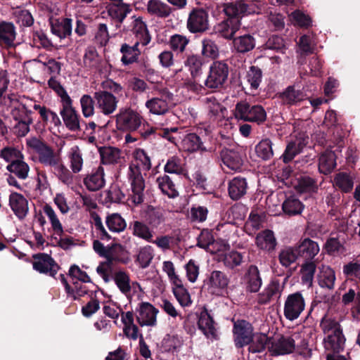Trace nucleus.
<instances>
[{
  "label": "nucleus",
  "instance_id": "39448f33",
  "mask_svg": "<svg viewBox=\"0 0 360 360\" xmlns=\"http://www.w3.org/2000/svg\"><path fill=\"white\" fill-rule=\"evenodd\" d=\"M229 75V68L226 63L221 61H214L210 67L209 74L205 84L210 89H217L225 83Z\"/></svg>",
  "mask_w": 360,
  "mask_h": 360
},
{
  "label": "nucleus",
  "instance_id": "0eeeda50",
  "mask_svg": "<svg viewBox=\"0 0 360 360\" xmlns=\"http://www.w3.org/2000/svg\"><path fill=\"white\" fill-rule=\"evenodd\" d=\"M305 308V302L300 292L289 295L284 304L283 314L289 321L297 319Z\"/></svg>",
  "mask_w": 360,
  "mask_h": 360
},
{
  "label": "nucleus",
  "instance_id": "ddd939ff",
  "mask_svg": "<svg viewBox=\"0 0 360 360\" xmlns=\"http://www.w3.org/2000/svg\"><path fill=\"white\" fill-rule=\"evenodd\" d=\"M172 98V94L163 90L160 97L153 98L146 103V107L149 111L155 115H163L169 110L168 101Z\"/></svg>",
  "mask_w": 360,
  "mask_h": 360
},
{
  "label": "nucleus",
  "instance_id": "f704fd0d",
  "mask_svg": "<svg viewBox=\"0 0 360 360\" xmlns=\"http://www.w3.org/2000/svg\"><path fill=\"white\" fill-rule=\"evenodd\" d=\"M198 324L199 328L207 338H214L216 337L214 321L207 311L201 312Z\"/></svg>",
  "mask_w": 360,
  "mask_h": 360
},
{
  "label": "nucleus",
  "instance_id": "f3484780",
  "mask_svg": "<svg viewBox=\"0 0 360 360\" xmlns=\"http://www.w3.org/2000/svg\"><path fill=\"white\" fill-rule=\"evenodd\" d=\"M132 32L136 37V42L145 46L149 44L151 37L148 32L146 24L142 18L134 17L131 20Z\"/></svg>",
  "mask_w": 360,
  "mask_h": 360
},
{
  "label": "nucleus",
  "instance_id": "774afa93",
  "mask_svg": "<svg viewBox=\"0 0 360 360\" xmlns=\"http://www.w3.org/2000/svg\"><path fill=\"white\" fill-rule=\"evenodd\" d=\"M290 18L292 23L302 27H309L311 25L310 17L299 10L292 12Z\"/></svg>",
  "mask_w": 360,
  "mask_h": 360
},
{
  "label": "nucleus",
  "instance_id": "e433bc0d",
  "mask_svg": "<svg viewBox=\"0 0 360 360\" xmlns=\"http://www.w3.org/2000/svg\"><path fill=\"white\" fill-rule=\"evenodd\" d=\"M68 157L70 167L73 173H79L82 171L84 164L82 153L77 146H73L68 151Z\"/></svg>",
  "mask_w": 360,
  "mask_h": 360
},
{
  "label": "nucleus",
  "instance_id": "bf43d9fd",
  "mask_svg": "<svg viewBox=\"0 0 360 360\" xmlns=\"http://www.w3.org/2000/svg\"><path fill=\"white\" fill-rule=\"evenodd\" d=\"M0 158L6 162H14L18 159H23L22 153L16 148L5 147L0 151Z\"/></svg>",
  "mask_w": 360,
  "mask_h": 360
},
{
  "label": "nucleus",
  "instance_id": "338daca9",
  "mask_svg": "<svg viewBox=\"0 0 360 360\" xmlns=\"http://www.w3.org/2000/svg\"><path fill=\"white\" fill-rule=\"evenodd\" d=\"M133 233L135 236L148 242L152 241L153 234L150 229L140 221H135L133 225Z\"/></svg>",
  "mask_w": 360,
  "mask_h": 360
},
{
  "label": "nucleus",
  "instance_id": "473e14b6",
  "mask_svg": "<svg viewBox=\"0 0 360 360\" xmlns=\"http://www.w3.org/2000/svg\"><path fill=\"white\" fill-rule=\"evenodd\" d=\"M281 288L277 281H272L258 295V302L260 304H266L271 300L280 296Z\"/></svg>",
  "mask_w": 360,
  "mask_h": 360
},
{
  "label": "nucleus",
  "instance_id": "c85d7f7f",
  "mask_svg": "<svg viewBox=\"0 0 360 360\" xmlns=\"http://www.w3.org/2000/svg\"><path fill=\"white\" fill-rule=\"evenodd\" d=\"M320 327L324 334V338L344 337L340 324L335 320L325 316L322 319Z\"/></svg>",
  "mask_w": 360,
  "mask_h": 360
},
{
  "label": "nucleus",
  "instance_id": "09e8293b",
  "mask_svg": "<svg viewBox=\"0 0 360 360\" xmlns=\"http://www.w3.org/2000/svg\"><path fill=\"white\" fill-rule=\"evenodd\" d=\"M105 223L110 231L117 233L124 231L127 226L125 220L117 213L108 215Z\"/></svg>",
  "mask_w": 360,
  "mask_h": 360
},
{
  "label": "nucleus",
  "instance_id": "4be33fe9",
  "mask_svg": "<svg viewBox=\"0 0 360 360\" xmlns=\"http://www.w3.org/2000/svg\"><path fill=\"white\" fill-rule=\"evenodd\" d=\"M101 162L105 165H115L124 158L121 150L115 147H103L99 150Z\"/></svg>",
  "mask_w": 360,
  "mask_h": 360
},
{
  "label": "nucleus",
  "instance_id": "1a4fd4ad",
  "mask_svg": "<svg viewBox=\"0 0 360 360\" xmlns=\"http://www.w3.org/2000/svg\"><path fill=\"white\" fill-rule=\"evenodd\" d=\"M185 65L188 68L193 79L186 82L185 85L194 92H199L202 89V86L196 82V79L202 74V63L201 59L195 55L190 56L185 61Z\"/></svg>",
  "mask_w": 360,
  "mask_h": 360
},
{
  "label": "nucleus",
  "instance_id": "72a5a7b5",
  "mask_svg": "<svg viewBox=\"0 0 360 360\" xmlns=\"http://www.w3.org/2000/svg\"><path fill=\"white\" fill-rule=\"evenodd\" d=\"M247 187L245 179L235 177L229 184V194L233 200H238L245 194Z\"/></svg>",
  "mask_w": 360,
  "mask_h": 360
},
{
  "label": "nucleus",
  "instance_id": "412c9836",
  "mask_svg": "<svg viewBox=\"0 0 360 360\" xmlns=\"http://www.w3.org/2000/svg\"><path fill=\"white\" fill-rule=\"evenodd\" d=\"M244 281L246 288L251 292H257L262 284L259 270L255 266H250L245 274Z\"/></svg>",
  "mask_w": 360,
  "mask_h": 360
},
{
  "label": "nucleus",
  "instance_id": "603ef678",
  "mask_svg": "<svg viewBox=\"0 0 360 360\" xmlns=\"http://www.w3.org/2000/svg\"><path fill=\"white\" fill-rule=\"evenodd\" d=\"M157 184L161 191L169 198L177 196L178 192L175 188V186L168 176L164 175L158 177L157 179Z\"/></svg>",
  "mask_w": 360,
  "mask_h": 360
},
{
  "label": "nucleus",
  "instance_id": "a211bd4d",
  "mask_svg": "<svg viewBox=\"0 0 360 360\" xmlns=\"http://www.w3.org/2000/svg\"><path fill=\"white\" fill-rule=\"evenodd\" d=\"M9 206L19 219H23L28 212L27 200L20 193H12L10 195Z\"/></svg>",
  "mask_w": 360,
  "mask_h": 360
},
{
  "label": "nucleus",
  "instance_id": "69168bd1",
  "mask_svg": "<svg viewBox=\"0 0 360 360\" xmlns=\"http://www.w3.org/2000/svg\"><path fill=\"white\" fill-rule=\"evenodd\" d=\"M246 79L250 87L257 89L262 80V71L258 68L252 66L247 72Z\"/></svg>",
  "mask_w": 360,
  "mask_h": 360
},
{
  "label": "nucleus",
  "instance_id": "9b49d317",
  "mask_svg": "<svg viewBox=\"0 0 360 360\" xmlns=\"http://www.w3.org/2000/svg\"><path fill=\"white\" fill-rule=\"evenodd\" d=\"M209 27L208 13L202 8L193 9L189 14L187 27L191 32L205 31Z\"/></svg>",
  "mask_w": 360,
  "mask_h": 360
},
{
  "label": "nucleus",
  "instance_id": "ea45409f",
  "mask_svg": "<svg viewBox=\"0 0 360 360\" xmlns=\"http://www.w3.org/2000/svg\"><path fill=\"white\" fill-rule=\"evenodd\" d=\"M31 99H26L24 102L17 103L11 110V115L16 121L25 120L31 117L32 111L30 109Z\"/></svg>",
  "mask_w": 360,
  "mask_h": 360
},
{
  "label": "nucleus",
  "instance_id": "bb28decb",
  "mask_svg": "<svg viewBox=\"0 0 360 360\" xmlns=\"http://www.w3.org/2000/svg\"><path fill=\"white\" fill-rule=\"evenodd\" d=\"M221 160L224 166L232 171H238L243 165V160L238 153L224 150L221 152Z\"/></svg>",
  "mask_w": 360,
  "mask_h": 360
},
{
  "label": "nucleus",
  "instance_id": "2f4dec72",
  "mask_svg": "<svg viewBox=\"0 0 360 360\" xmlns=\"http://www.w3.org/2000/svg\"><path fill=\"white\" fill-rule=\"evenodd\" d=\"M257 246L263 250L270 251L276 246V239L273 231L265 230L259 233L256 237Z\"/></svg>",
  "mask_w": 360,
  "mask_h": 360
},
{
  "label": "nucleus",
  "instance_id": "5fc2aeb1",
  "mask_svg": "<svg viewBox=\"0 0 360 360\" xmlns=\"http://www.w3.org/2000/svg\"><path fill=\"white\" fill-rule=\"evenodd\" d=\"M88 295L91 297L93 292L89 290L85 283H82L78 281H73L72 287L70 292H68V297L76 300H79L81 297Z\"/></svg>",
  "mask_w": 360,
  "mask_h": 360
},
{
  "label": "nucleus",
  "instance_id": "3c124183",
  "mask_svg": "<svg viewBox=\"0 0 360 360\" xmlns=\"http://www.w3.org/2000/svg\"><path fill=\"white\" fill-rule=\"evenodd\" d=\"M299 257L297 248L286 247L281 250L279 253L280 263L284 266H289L295 262Z\"/></svg>",
  "mask_w": 360,
  "mask_h": 360
},
{
  "label": "nucleus",
  "instance_id": "a878e982",
  "mask_svg": "<svg viewBox=\"0 0 360 360\" xmlns=\"http://www.w3.org/2000/svg\"><path fill=\"white\" fill-rule=\"evenodd\" d=\"M335 279V271L330 266L322 265L319 267L318 282L321 288L333 289Z\"/></svg>",
  "mask_w": 360,
  "mask_h": 360
},
{
  "label": "nucleus",
  "instance_id": "c756f323",
  "mask_svg": "<svg viewBox=\"0 0 360 360\" xmlns=\"http://www.w3.org/2000/svg\"><path fill=\"white\" fill-rule=\"evenodd\" d=\"M299 256L305 259L314 258L319 252L318 243L309 238L302 240L297 247Z\"/></svg>",
  "mask_w": 360,
  "mask_h": 360
},
{
  "label": "nucleus",
  "instance_id": "6e6552de",
  "mask_svg": "<svg viewBox=\"0 0 360 360\" xmlns=\"http://www.w3.org/2000/svg\"><path fill=\"white\" fill-rule=\"evenodd\" d=\"M233 333L236 347L241 348L250 342V338L254 334L253 328L249 322L245 320H238L234 323Z\"/></svg>",
  "mask_w": 360,
  "mask_h": 360
},
{
  "label": "nucleus",
  "instance_id": "58836bf2",
  "mask_svg": "<svg viewBox=\"0 0 360 360\" xmlns=\"http://www.w3.org/2000/svg\"><path fill=\"white\" fill-rule=\"evenodd\" d=\"M307 139V138L300 137L296 141L288 143L283 155V161L285 162L291 161L297 154L301 152L303 147L306 146Z\"/></svg>",
  "mask_w": 360,
  "mask_h": 360
},
{
  "label": "nucleus",
  "instance_id": "8fccbe9b",
  "mask_svg": "<svg viewBox=\"0 0 360 360\" xmlns=\"http://www.w3.org/2000/svg\"><path fill=\"white\" fill-rule=\"evenodd\" d=\"M172 290L176 299L181 306L188 307L191 304L192 301L190 294L184 287L182 281L177 285H172Z\"/></svg>",
  "mask_w": 360,
  "mask_h": 360
},
{
  "label": "nucleus",
  "instance_id": "79ce46f5",
  "mask_svg": "<svg viewBox=\"0 0 360 360\" xmlns=\"http://www.w3.org/2000/svg\"><path fill=\"white\" fill-rule=\"evenodd\" d=\"M43 212L47 217L54 233L61 236L64 232L63 227L53 207L46 204L43 207Z\"/></svg>",
  "mask_w": 360,
  "mask_h": 360
},
{
  "label": "nucleus",
  "instance_id": "f03ea898",
  "mask_svg": "<svg viewBox=\"0 0 360 360\" xmlns=\"http://www.w3.org/2000/svg\"><path fill=\"white\" fill-rule=\"evenodd\" d=\"M101 86L102 90L95 92L94 98L100 112L105 115H108L115 111L118 102L117 98L112 93L119 94L122 91V87L112 79L103 81Z\"/></svg>",
  "mask_w": 360,
  "mask_h": 360
},
{
  "label": "nucleus",
  "instance_id": "49530a36",
  "mask_svg": "<svg viewBox=\"0 0 360 360\" xmlns=\"http://www.w3.org/2000/svg\"><path fill=\"white\" fill-rule=\"evenodd\" d=\"M255 151L262 160H269L274 155L272 142L269 139H262L255 146Z\"/></svg>",
  "mask_w": 360,
  "mask_h": 360
},
{
  "label": "nucleus",
  "instance_id": "4d7b16f0",
  "mask_svg": "<svg viewBox=\"0 0 360 360\" xmlns=\"http://www.w3.org/2000/svg\"><path fill=\"white\" fill-rule=\"evenodd\" d=\"M345 337L324 338L323 345L326 350L338 353L340 352L345 345Z\"/></svg>",
  "mask_w": 360,
  "mask_h": 360
},
{
  "label": "nucleus",
  "instance_id": "2eb2a0df",
  "mask_svg": "<svg viewBox=\"0 0 360 360\" xmlns=\"http://www.w3.org/2000/svg\"><path fill=\"white\" fill-rule=\"evenodd\" d=\"M63 109L60 115L66 127L72 130L77 131L79 129V121L78 115L73 108L71 98L62 102Z\"/></svg>",
  "mask_w": 360,
  "mask_h": 360
},
{
  "label": "nucleus",
  "instance_id": "5701e85b",
  "mask_svg": "<svg viewBox=\"0 0 360 360\" xmlns=\"http://www.w3.org/2000/svg\"><path fill=\"white\" fill-rule=\"evenodd\" d=\"M84 182L89 191H95L101 188L105 185L103 168L98 167L84 179Z\"/></svg>",
  "mask_w": 360,
  "mask_h": 360
},
{
  "label": "nucleus",
  "instance_id": "680f3d73",
  "mask_svg": "<svg viewBox=\"0 0 360 360\" xmlns=\"http://www.w3.org/2000/svg\"><path fill=\"white\" fill-rule=\"evenodd\" d=\"M54 172L58 176V179L66 185H71L73 184V175L70 171L63 164L62 161L57 165L54 168Z\"/></svg>",
  "mask_w": 360,
  "mask_h": 360
},
{
  "label": "nucleus",
  "instance_id": "dca6fc26",
  "mask_svg": "<svg viewBox=\"0 0 360 360\" xmlns=\"http://www.w3.org/2000/svg\"><path fill=\"white\" fill-rule=\"evenodd\" d=\"M34 259V269L40 273L49 274L52 276L56 274L58 267L49 255L40 254L35 256Z\"/></svg>",
  "mask_w": 360,
  "mask_h": 360
},
{
  "label": "nucleus",
  "instance_id": "20e7f679",
  "mask_svg": "<svg viewBox=\"0 0 360 360\" xmlns=\"http://www.w3.org/2000/svg\"><path fill=\"white\" fill-rule=\"evenodd\" d=\"M234 115L238 120L257 123L264 122L266 118V111L261 105H250L246 101L236 104Z\"/></svg>",
  "mask_w": 360,
  "mask_h": 360
},
{
  "label": "nucleus",
  "instance_id": "c9c22d12",
  "mask_svg": "<svg viewBox=\"0 0 360 360\" xmlns=\"http://www.w3.org/2000/svg\"><path fill=\"white\" fill-rule=\"evenodd\" d=\"M336 165V155L334 151L326 150L320 156L319 169L323 174L330 173Z\"/></svg>",
  "mask_w": 360,
  "mask_h": 360
},
{
  "label": "nucleus",
  "instance_id": "e2e57ef3",
  "mask_svg": "<svg viewBox=\"0 0 360 360\" xmlns=\"http://www.w3.org/2000/svg\"><path fill=\"white\" fill-rule=\"evenodd\" d=\"M165 171L170 174H182L184 169L181 159L176 156L169 158L165 165Z\"/></svg>",
  "mask_w": 360,
  "mask_h": 360
},
{
  "label": "nucleus",
  "instance_id": "864d4df0",
  "mask_svg": "<svg viewBox=\"0 0 360 360\" xmlns=\"http://www.w3.org/2000/svg\"><path fill=\"white\" fill-rule=\"evenodd\" d=\"M334 183L342 191L348 193L353 188L354 178L347 173L342 172L336 174Z\"/></svg>",
  "mask_w": 360,
  "mask_h": 360
},
{
  "label": "nucleus",
  "instance_id": "4468645a",
  "mask_svg": "<svg viewBox=\"0 0 360 360\" xmlns=\"http://www.w3.org/2000/svg\"><path fill=\"white\" fill-rule=\"evenodd\" d=\"M296 339L291 337H281L274 340L269 346V350L272 355H284L295 351Z\"/></svg>",
  "mask_w": 360,
  "mask_h": 360
},
{
  "label": "nucleus",
  "instance_id": "13d9d810",
  "mask_svg": "<svg viewBox=\"0 0 360 360\" xmlns=\"http://www.w3.org/2000/svg\"><path fill=\"white\" fill-rule=\"evenodd\" d=\"M213 236L209 230H202L198 236V245L207 251H214L218 243H213Z\"/></svg>",
  "mask_w": 360,
  "mask_h": 360
},
{
  "label": "nucleus",
  "instance_id": "f257e3e1",
  "mask_svg": "<svg viewBox=\"0 0 360 360\" xmlns=\"http://www.w3.org/2000/svg\"><path fill=\"white\" fill-rule=\"evenodd\" d=\"M151 167L150 158L142 149H136L134 153V160L129 167L127 176L131 184V201L136 204H140L143 200V190L145 183L143 172L148 171Z\"/></svg>",
  "mask_w": 360,
  "mask_h": 360
},
{
  "label": "nucleus",
  "instance_id": "393cba45",
  "mask_svg": "<svg viewBox=\"0 0 360 360\" xmlns=\"http://www.w3.org/2000/svg\"><path fill=\"white\" fill-rule=\"evenodd\" d=\"M226 13L228 15H250L257 11L253 5H248L244 1H237L228 4L225 8Z\"/></svg>",
  "mask_w": 360,
  "mask_h": 360
},
{
  "label": "nucleus",
  "instance_id": "de8ad7c7",
  "mask_svg": "<svg viewBox=\"0 0 360 360\" xmlns=\"http://www.w3.org/2000/svg\"><path fill=\"white\" fill-rule=\"evenodd\" d=\"M282 208L286 214L292 216L301 214L304 209V205L300 200L290 197L284 201Z\"/></svg>",
  "mask_w": 360,
  "mask_h": 360
},
{
  "label": "nucleus",
  "instance_id": "a18cd8bd",
  "mask_svg": "<svg viewBox=\"0 0 360 360\" xmlns=\"http://www.w3.org/2000/svg\"><path fill=\"white\" fill-rule=\"evenodd\" d=\"M6 169L21 179H27L30 172V167L23 161V159H18L15 162L10 163L7 165Z\"/></svg>",
  "mask_w": 360,
  "mask_h": 360
},
{
  "label": "nucleus",
  "instance_id": "6e6d98bb",
  "mask_svg": "<svg viewBox=\"0 0 360 360\" xmlns=\"http://www.w3.org/2000/svg\"><path fill=\"white\" fill-rule=\"evenodd\" d=\"M221 260L224 264L230 269H233L241 264L243 259V256L241 253L231 250L225 254H221Z\"/></svg>",
  "mask_w": 360,
  "mask_h": 360
},
{
  "label": "nucleus",
  "instance_id": "7ed1b4c3",
  "mask_svg": "<svg viewBox=\"0 0 360 360\" xmlns=\"http://www.w3.org/2000/svg\"><path fill=\"white\" fill-rule=\"evenodd\" d=\"M26 145L29 150H32L37 155L39 162L45 167H50L53 169L61 162L59 153H56L53 148L36 137L27 139Z\"/></svg>",
  "mask_w": 360,
  "mask_h": 360
},
{
  "label": "nucleus",
  "instance_id": "b1692460",
  "mask_svg": "<svg viewBox=\"0 0 360 360\" xmlns=\"http://www.w3.org/2000/svg\"><path fill=\"white\" fill-rule=\"evenodd\" d=\"M51 32L60 39L65 38L72 32V20L69 18L56 19L51 21Z\"/></svg>",
  "mask_w": 360,
  "mask_h": 360
},
{
  "label": "nucleus",
  "instance_id": "6ab92c4d",
  "mask_svg": "<svg viewBox=\"0 0 360 360\" xmlns=\"http://www.w3.org/2000/svg\"><path fill=\"white\" fill-rule=\"evenodd\" d=\"M240 27V20L236 18H231L219 23L216 30L224 38L231 39Z\"/></svg>",
  "mask_w": 360,
  "mask_h": 360
},
{
  "label": "nucleus",
  "instance_id": "37998d69",
  "mask_svg": "<svg viewBox=\"0 0 360 360\" xmlns=\"http://www.w3.org/2000/svg\"><path fill=\"white\" fill-rule=\"evenodd\" d=\"M233 45L235 50L240 53H245L251 51L255 46V39L250 34L233 39Z\"/></svg>",
  "mask_w": 360,
  "mask_h": 360
},
{
  "label": "nucleus",
  "instance_id": "0e129e2a",
  "mask_svg": "<svg viewBox=\"0 0 360 360\" xmlns=\"http://www.w3.org/2000/svg\"><path fill=\"white\" fill-rule=\"evenodd\" d=\"M114 280L117 286L122 293L127 295L130 292V280L129 276L127 274L122 271L117 272L115 275Z\"/></svg>",
  "mask_w": 360,
  "mask_h": 360
},
{
  "label": "nucleus",
  "instance_id": "052dcab7",
  "mask_svg": "<svg viewBox=\"0 0 360 360\" xmlns=\"http://www.w3.org/2000/svg\"><path fill=\"white\" fill-rule=\"evenodd\" d=\"M153 258V250L149 246H145L139 250L136 261L141 268H146L149 266Z\"/></svg>",
  "mask_w": 360,
  "mask_h": 360
},
{
  "label": "nucleus",
  "instance_id": "4c0bfd02",
  "mask_svg": "<svg viewBox=\"0 0 360 360\" xmlns=\"http://www.w3.org/2000/svg\"><path fill=\"white\" fill-rule=\"evenodd\" d=\"M140 45L141 44L135 41L133 46H129L127 44L122 46L120 49V51L122 53L121 61L123 64L129 65L135 62L138 59V57L141 52L139 48Z\"/></svg>",
  "mask_w": 360,
  "mask_h": 360
},
{
  "label": "nucleus",
  "instance_id": "7c9ffc66",
  "mask_svg": "<svg viewBox=\"0 0 360 360\" xmlns=\"http://www.w3.org/2000/svg\"><path fill=\"white\" fill-rule=\"evenodd\" d=\"M146 8L148 13L158 18H167L172 12L170 6L160 0H149Z\"/></svg>",
  "mask_w": 360,
  "mask_h": 360
},
{
  "label": "nucleus",
  "instance_id": "a19ab883",
  "mask_svg": "<svg viewBox=\"0 0 360 360\" xmlns=\"http://www.w3.org/2000/svg\"><path fill=\"white\" fill-rule=\"evenodd\" d=\"M181 148L190 153L205 150L200 137L195 134H187L181 142Z\"/></svg>",
  "mask_w": 360,
  "mask_h": 360
},
{
  "label": "nucleus",
  "instance_id": "f8f14e48",
  "mask_svg": "<svg viewBox=\"0 0 360 360\" xmlns=\"http://www.w3.org/2000/svg\"><path fill=\"white\" fill-rule=\"evenodd\" d=\"M159 311L149 302H141L137 309L136 318L142 326H154L157 321V315Z\"/></svg>",
  "mask_w": 360,
  "mask_h": 360
},
{
  "label": "nucleus",
  "instance_id": "423d86ee",
  "mask_svg": "<svg viewBox=\"0 0 360 360\" xmlns=\"http://www.w3.org/2000/svg\"><path fill=\"white\" fill-rule=\"evenodd\" d=\"M229 278L227 275L221 271L211 272L205 283L207 291L217 296H223L227 292Z\"/></svg>",
  "mask_w": 360,
  "mask_h": 360
},
{
  "label": "nucleus",
  "instance_id": "9d476101",
  "mask_svg": "<svg viewBox=\"0 0 360 360\" xmlns=\"http://www.w3.org/2000/svg\"><path fill=\"white\" fill-rule=\"evenodd\" d=\"M142 123V117L131 109L120 110L117 115V124L120 129L135 131Z\"/></svg>",
  "mask_w": 360,
  "mask_h": 360
},
{
  "label": "nucleus",
  "instance_id": "aec40b11",
  "mask_svg": "<svg viewBox=\"0 0 360 360\" xmlns=\"http://www.w3.org/2000/svg\"><path fill=\"white\" fill-rule=\"evenodd\" d=\"M16 31L11 22H2L0 23V44L5 47L15 45Z\"/></svg>",
  "mask_w": 360,
  "mask_h": 360
},
{
  "label": "nucleus",
  "instance_id": "c03bdc74",
  "mask_svg": "<svg viewBox=\"0 0 360 360\" xmlns=\"http://www.w3.org/2000/svg\"><path fill=\"white\" fill-rule=\"evenodd\" d=\"M248 342V350L252 353H260L265 350L268 337L263 333H254Z\"/></svg>",
  "mask_w": 360,
  "mask_h": 360
},
{
  "label": "nucleus",
  "instance_id": "cd10ccee",
  "mask_svg": "<svg viewBox=\"0 0 360 360\" xmlns=\"http://www.w3.org/2000/svg\"><path fill=\"white\" fill-rule=\"evenodd\" d=\"M283 103L293 105L303 101L306 95L302 91L297 89L295 85L287 87L280 95Z\"/></svg>",
  "mask_w": 360,
  "mask_h": 360
}]
</instances>
